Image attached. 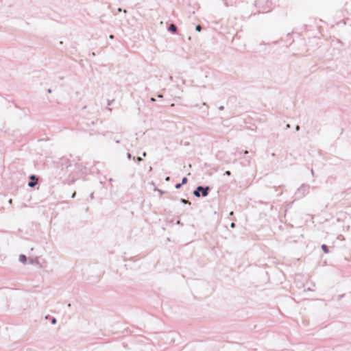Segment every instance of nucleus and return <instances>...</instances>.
<instances>
[{
  "mask_svg": "<svg viewBox=\"0 0 351 351\" xmlns=\"http://www.w3.org/2000/svg\"><path fill=\"white\" fill-rule=\"evenodd\" d=\"M210 188L208 186L203 187V186H197V189L193 191V195L199 197H200V193H202L203 197H206L208 195V191Z\"/></svg>",
  "mask_w": 351,
  "mask_h": 351,
  "instance_id": "obj_1",
  "label": "nucleus"
},
{
  "mask_svg": "<svg viewBox=\"0 0 351 351\" xmlns=\"http://www.w3.org/2000/svg\"><path fill=\"white\" fill-rule=\"evenodd\" d=\"M19 260L22 263L25 264L27 262V257L25 255L21 254L19 256Z\"/></svg>",
  "mask_w": 351,
  "mask_h": 351,
  "instance_id": "obj_2",
  "label": "nucleus"
},
{
  "mask_svg": "<svg viewBox=\"0 0 351 351\" xmlns=\"http://www.w3.org/2000/svg\"><path fill=\"white\" fill-rule=\"evenodd\" d=\"M176 29L177 28L176 25H174L173 24L170 25V26L169 27V30L172 32H175L176 31Z\"/></svg>",
  "mask_w": 351,
  "mask_h": 351,
  "instance_id": "obj_3",
  "label": "nucleus"
},
{
  "mask_svg": "<svg viewBox=\"0 0 351 351\" xmlns=\"http://www.w3.org/2000/svg\"><path fill=\"white\" fill-rule=\"evenodd\" d=\"M322 249L324 250V252L325 253H328V247L326 245H324V244L322 245Z\"/></svg>",
  "mask_w": 351,
  "mask_h": 351,
  "instance_id": "obj_4",
  "label": "nucleus"
},
{
  "mask_svg": "<svg viewBox=\"0 0 351 351\" xmlns=\"http://www.w3.org/2000/svg\"><path fill=\"white\" fill-rule=\"evenodd\" d=\"M36 184H37L36 182H29L28 183V186L29 187H34Z\"/></svg>",
  "mask_w": 351,
  "mask_h": 351,
  "instance_id": "obj_5",
  "label": "nucleus"
},
{
  "mask_svg": "<svg viewBox=\"0 0 351 351\" xmlns=\"http://www.w3.org/2000/svg\"><path fill=\"white\" fill-rule=\"evenodd\" d=\"M181 202L183 203V204H191V202H189L188 200L185 199H181Z\"/></svg>",
  "mask_w": 351,
  "mask_h": 351,
  "instance_id": "obj_6",
  "label": "nucleus"
},
{
  "mask_svg": "<svg viewBox=\"0 0 351 351\" xmlns=\"http://www.w3.org/2000/svg\"><path fill=\"white\" fill-rule=\"evenodd\" d=\"M186 182H187V178H182V183H181V184H186Z\"/></svg>",
  "mask_w": 351,
  "mask_h": 351,
  "instance_id": "obj_7",
  "label": "nucleus"
},
{
  "mask_svg": "<svg viewBox=\"0 0 351 351\" xmlns=\"http://www.w3.org/2000/svg\"><path fill=\"white\" fill-rule=\"evenodd\" d=\"M195 29L197 31V32H200L201 29H202V27L200 25H197L196 27H195Z\"/></svg>",
  "mask_w": 351,
  "mask_h": 351,
  "instance_id": "obj_8",
  "label": "nucleus"
},
{
  "mask_svg": "<svg viewBox=\"0 0 351 351\" xmlns=\"http://www.w3.org/2000/svg\"><path fill=\"white\" fill-rule=\"evenodd\" d=\"M181 186H182V184H177L176 185V189H180L181 187Z\"/></svg>",
  "mask_w": 351,
  "mask_h": 351,
  "instance_id": "obj_9",
  "label": "nucleus"
},
{
  "mask_svg": "<svg viewBox=\"0 0 351 351\" xmlns=\"http://www.w3.org/2000/svg\"><path fill=\"white\" fill-rule=\"evenodd\" d=\"M127 157H128V159H131L132 158V155L130 153H128Z\"/></svg>",
  "mask_w": 351,
  "mask_h": 351,
  "instance_id": "obj_10",
  "label": "nucleus"
},
{
  "mask_svg": "<svg viewBox=\"0 0 351 351\" xmlns=\"http://www.w3.org/2000/svg\"><path fill=\"white\" fill-rule=\"evenodd\" d=\"M51 323L52 324H56V318H53L52 320H51Z\"/></svg>",
  "mask_w": 351,
  "mask_h": 351,
  "instance_id": "obj_11",
  "label": "nucleus"
},
{
  "mask_svg": "<svg viewBox=\"0 0 351 351\" xmlns=\"http://www.w3.org/2000/svg\"><path fill=\"white\" fill-rule=\"evenodd\" d=\"M225 173H226V175H227V176H230V174H231V173H230V171H226Z\"/></svg>",
  "mask_w": 351,
  "mask_h": 351,
  "instance_id": "obj_12",
  "label": "nucleus"
},
{
  "mask_svg": "<svg viewBox=\"0 0 351 351\" xmlns=\"http://www.w3.org/2000/svg\"><path fill=\"white\" fill-rule=\"evenodd\" d=\"M230 227L232 228H234L235 227V223H232L230 224Z\"/></svg>",
  "mask_w": 351,
  "mask_h": 351,
  "instance_id": "obj_13",
  "label": "nucleus"
},
{
  "mask_svg": "<svg viewBox=\"0 0 351 351\" xmlns=\"http://www.w3.org/2000/svg\"><path fill=\"white\" fill-rule=\"evenodd\" d=\"M136 159H137V160H138V162H140V161H141V160H142V158H141V157H137V158H136Z\"/></svg>",
  "mask_w": 351,
  "mask_h": 351,
  "instance_id": "obj_14",
  "label": "nucleus"
},
{
  "mask_svg": "<svg viewBox=\"0 0 351 351\" xmlns=\"http://www.w3.org/2000/svg\"><path fill=\"white\" fill-rule=\"evenodd\" d=\"M162 97H163V96H162V95H158V98H162Z\"/></svg>",
  "mask_w": 351,
  "mask_h": 351,
  "instance_id": "obj_15",
  "label": "nucleus"
},
{
  "mask_svg": "<svg viewBox=\"0 0 351 351\" xmlns=\"http://www.w3.org/2000/svg\"><path fill=\"white\" fill-rule=\"evenodd\" d=\"M30 178H31L32 180L34 179V178H35V176H32L30 177Z\"/></svg>",
  "mask_w": 351,
  "mask_h": 351,
  "instance_id": "obj_16",
  "label": "nucleus"
},
{
  "mask_svg": "<svg viewBox=\"0 0 351 351\" xmlns=\"http://www.w3.org/2000/svg\"><path fill=\"white\" fill-rule=\"evenodd\" d=\"M169 179H170V178H169V177H167V178H166V179H165V180H166V181H169Z\"/></svg>",
  "mask_w": 351,
  "mask_h": 351,
  "instance_id": "obj_17",
  "label": "nucleus"
},
{
  "mask_svg": "<svg viewBox=\"0 0 351 351\" xmlns=\"http://www.w3.org/2000/svg\"><path fill=\"white\" fill-rule=\"evenodd\" d=\"M145 156H146V152H143V156H144V157H145Z\"/></svg>",
  "mask_w": 351,
  "mask_h": 351,
  "instance_id": "obj_18",
  "label": "nucleus"
},
{
  "mask_svg": "<svg viewBox=\"0 0 351 351\" xmlns=\"http://www.w3.org/2000/svg\"><path fill=\"white\" fill-rule=\"evenodd\" d=\"M248 154V152L245 150V151L244 152V154Z\"/></svg>",
  "mask_w": 351,
  "mask_h": 351,
  "instance_id": "obj_19",
  "label": "nucleus"
},
{
  "mask_svg": "<svg viewBox=\"0 0 351 351\" xmlns=\"http://www.w3.org/2000/svg\"><path fill=\"white\" fill-rule=\"evenodd\" d=\"M12 199H10L9 200V203H10V204H12Z\"/></svg>",
  "mask_w": 351,
  "mask_h": 351,
  "instance_id": "obj_20",
  "label": "nucleus"
},
{
  "mask_svg": "<svg viewBox=\"0 0 351 351\" xmlns=\"http://www.w3.org/2000/svg\"><path fill=\"white\" fill-rule=\"evenodd\" d=\"M75 196V193H74L72 195V197L73 198Z\"/></svg>",
  "mask_w": 351,
  "mask_h": 351,
  "instance_id": "obj_21",
  "label": "nucleus"
},
{
  "mask_svg": "<svg viewBox=\"0 0 351 351\" xmlns=\"http://www.w3.org/2000/svg\"><path fill=\"white\" fill-rule=\"evenodd\" d=\"M118 11H119V12H121V11H122L121 8H119V9H118Z\"/></svg>",
  "mask_w": 351,
  "mask_h": 351,
  "instance_id": "obj_22",
  "label": "nucleus"
},
{
  "mask_svg": "<svg viewBox=\"0 0 351 351\" xmlns=\"http://www.w3.org/2000/svg\"><path fill=\"white\" fill-rule=\"evenodd\" d=\"M158 191H159V193H161V194L163 193V192H162V191H160V190H158Z\"/></svg>",
  "mask_w": 351,
  "mask_h": 351,
  "instance_id": "obj_23",
  "label": "nucleus"
},
{
  "mask_svg": "<svg viewBox=\"0 0 351 351\" xmlns=\"http://www.w3.org/2000/svg\"><path fill=\"white\" fill-rule=\"evenodd\" d=\"M233 215V212H232V211H231V212L230 213V215Z\"/></svg>",
  "mask_w": 351,
  "mask_h": 351,
  "instance_id": "obj_24",
  "label": "nucleus"
},
{
  "mask_svg": "<svg viewBox=\"0 0 351 351\" xmlns=\"http://www.w3.org/2000/svg\"><path fill=\"white\" fill-rule=\"evenodd\" d=\"M177 224H180V221H179V220H178V221H177Z\"/></svg>",
  "mask_w": 351,
  "mask_h": 351,
  "instance_id": "obj_25",
  "label": "nucleus"
},
{
  "mask_svg": "<svg viewBox=\"0 0 351 351\" xmlns=\"http://www.w3.org/2000/svg\"><path fill=\"white\" fill-rule=\"evenodd\" d=\"M152 101H155V99L154 98H152L151 99Z\"/></svg>",
  "mask_w": 351,
  "mask_h": 351,
  "instance_id": "obj_26",
  "label": "nucleus"
},
{
  "mask_svg": "<svg viewBox=\"0 0 351 351\" xmlns=\"http://www.w3.org/2000/svg\"><path fill=\"white\" fill-rule=\"evenodd\" d=\"M110 38H113V36L112 35L110 36Z\"/></svg>",
  "mask_w": 351,
  "mask_h": 351,
  "instance_id": "obj_27",
  "label": "nucleus"
}]
</instances>
